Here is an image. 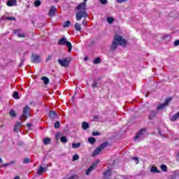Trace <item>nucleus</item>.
<instances>
[{"label":"nucleus","instance_id":"f257e3e1","mask_svg":"<svg viewBox=\"0 0 179 179\" xmlns=\"http://www.w3.org/2000/svg\"><path fill=\"white\" fill-rule=\"evenodd\" d=\"M87 0H84L83 3H80L76 8V10L78 12L76 13V19L78 22L82 20V18L86 19L89 17L87 12H86V3Z\"/></svg>","mask_w":179,"mask_h":179},{"label":"nucleus","instance_id":"f03ea898","mask_svg":"<svg viewBox=\"0 0 179 179\" xmlns=\"http://www.w3.org/2000/svg\"><path fill=\"white\" fill-rule=\"evenodd\" d=\"M118 45H127V40L121 36L115 35L113 41L110 45V51L114 52L118 48Z\"/></svg>","mask_w":179,"mask_h":179},{"label":"nucleus","instance_id":"7ed1b4c3","mask_svg":"<svg viewBox=\"0 0 179 179\" xmlns=\"http://www.w3.org/2000/svg\"><path fill=\"white\" fill-rule=\"evenodd\" d=\"M59 45H66V47L69 48V52H71L72 51V43L71 42L66 41V37L62 38L58 41Z\"/></svg>","mask_w":179,"mask_h":179},{"label":"nucleus","instance_id":"20e7f679","mask_svg":"<svg viewBox=\"0 0 179 179\" xmlns=\"http://www.w3.org/2000/svg\"><path fill=\"white\" fill-rule=\"evenodd\" d=\"M108 146V142H104L101 145H99L96 149L92 152V157H94L95 156H97L99 153L103 150V149H106Z\"/></svg>","mask_w":179,"mask_h":179},{"label":"nucleus","instance_id":"39448f33","mask_svg":"<svg viewBox=\"0 0 179 179\" xmlns=\"http://www.w3.org/2000/svg\"><path fill=\"white\" fill-rule=\"evenodd\" d=\"M146 134V129H141L134 137V141H141L145 138Z\"/></svg>","mask_w":179,"mask_h":179},{"label":"nucleus","instance_id":"423d86ee","mask_svg":"<svg viewBox=\"0 0 179 179\" xmlns=\"http://www.w3.org/2000/svg\"><path fill=\"white\" fill-rule=\"evenodd\" d=\"M171 100H173L172 98H168L166 99L165 102L163 103H159L157 106V110H164V108L165 107H167L169 106V104H170V102L171 101Z\"/></svg>","mask_w":179,"mask_h":179},{"label":"nucleus","instance_id":"0eeeda50","mask_svg":"<svg viewBox=\"0 0 179 179\" xmlns=\"http://www.w3.org/2000/svg\"><path fill=\"white\" fill-rule=\"evenodd\" d=\"M29 110H30V107L29 106H26L23 108V113H22V115L20 117V120H24V121H26V120H27V115H29Z\"/></svg>","mask_w":179,"mask_h":179},{"label":"nucleus","instance_id":"6e6552de","mask_svg":"<svg viewBox=\"0 0 179 179\" xmlns=\"http://www.w3.org/2000/svg\"><path fill=\"white\" fill-rule=\"evenodd\" d=\"M31 62L33 64H40V62H41V59L40 58V55L32 54L31 56Z\"/></svg>","mask_w":179,"mask_h":179},{"label":"nucleus","instance_id":"1a4fd4ad","mask_svg":"<svg viewBox=\"0 0 179 179\" xmlns=\"http://www.w3.org/2000/svg\"><path fill=\"white\" fill-rule=\"evenodd\" d=\"M57 62L59 65H61V66L66 67L69 66V60H68V59H58Z\"/></svg>","mask_w":179,"mask_h":179},{"label":"nucleus","instance_id":"9d476101","mask_svg":"<svg viewBox=\"0 0 179 179\" xmlns=\"http://www.w3.org/2000/svg\"><path fill=\"white\" fill-rule=\"evenodd\" d=\"M111 169H108L105 172H103V179H108L110 178V176H111Z\"/></svg>","mask_w":179,"mask_h":179},{"label":"nucleus","instance_id":"9b49d317","mask_svg":"<svg viewBox=\"0 0 179 179\" xmlns=\"http://www.w3.org/2000/svg\"><path fill=\"white\" fill-rule=\"evenodd\" d=\"M49 117L50 118H51L52 120H55V118H58V115L57 114V113H55V111L54 110H50L49 112Z\"/></svg>","mask_w":179,"mask_h":179},{"label":"nucleus","instance_id":"f8f14e48","mask_svg":"<svg viewBox=\"0 0 179 179\" xmlns=\"http://www.w3.org/2000/svg\"><path fill=\"white\" fill-rule=\"evenodd\" d=\"M14 34L17 36V37H20V38L26 37V35H24V34L20 33V30H19V29L14 30Z\"/></svg>","mask_w":179,"mask_h":179},{"label":"nucleus","instance_id":"ddd939ff","mask_svg":"<svg viewBox=\"0 0 179 179\" xmlns=\"http://www.w3.org/2000/svg\"><path fill=\"white\" fill-rule=\"evenodd\" d=\"M17 4V1L16 0H8L7 6H15Z\"/></svg>","mask_w":179,"mask_h":179},{"label":"nucleus","instance_id":"4468645a","mask_svg":"<svg viewBox=\"0 0 179 179\" xmlns=\"http://www.w3.org/2000/svg\"><path fill=\"white\" fill-rule=\"evenodd\" d=\"M157 115V112L155 110L151 111L148 116V120H153L154 118L156 117Z\"/></svg>","mask_w":179,"mask_h":179},{"label":"nucleus","instance_id":"2eb2a0df","mask_svg":"<svg viewBox=\"0 0 179 179\" xmlns=\"http://www.w3.org/2000/svg\"><path fill=\"white\" fill-rule=\"evenodd\" d=\"M44 171H47V169L43 166H40L37 171V174H38V176H41V174H43Z\"/></svg>","mask_w":179,"mask_h":179},{"label":"nucleus","instance_id":"dca6fc26","mask_svg":"<svg viewBox=\"0 0 179 179\" xmlns=\"http://www.w3.org/2000/svg\"><path fill=\"white\" fill-rule=\"evenodd\" d=\"M75 30L76 31H82V25L80 23H76L74 25Z\"/></svg>","mask_w":179,"mask_h":179},{"label":"nucleus","instance_id":"f3484780","mask_svg":"<svg viewBox=\"0 0 179 179\" xmlns=\"http://www.w3.org/2000/svg\"><path fill=\"white\" fill-rule=\"evenodd\" d=\"M22 127V123L20 122H17L15 123V125L14 126V132H17L19 131V128Z\"/></svg>","mask_w":179,"mask_h":179},{"label":"nucleus","instance_id":"a211bd4d","mask_svg":"<svg viewBox=\"0 0 179 179\" xmlns=\"http://www.w3.org/2000/svg\"><path fill=\"white\" fill-rule=\"evenodd\" d=\"M55 7L52 6L49 10V15L50 16H54V15H55Z\"/></svg>","mask_w":179,"mask_h":179},{"label":"nucleus","instance_id":"6ab92c4d","mask_svg":"<svg viewBox=\"0 0 179 179\" xmlns=\"http://www.w3.org/2000/svg\"><path fill=\"white\" fill-rule=\"evenodd\" d=\"M179 117V111L175 114L172 117H171V121H172V122H174V121H177V120H178Z\"/></svg>","mask_w":179,"mask_h":179},{"label":"nucleus","instance_id":"aec40b11","mask_svg":"<svg viewBox=\"0 0 179 179\" xmlns=\"http://www.w3.org/2000/svg\"><path fill=\"white\" fill-rule=\"evenodd\" d=\"M80 145H82V143H73L72 145H71V148H73V149H79V148H80Z\"/></svg>","mask_w":179,"mask_h":179},{"label":"nucleus","instance_id":"412c9836","mask_svg":"<svg viewBox=\"0 0 179 179\" xmlns=\"http://www.w3.org/2000/svg\"><path fill=\"white\" fill-rule=\"evenodd\" d=\"M150 171L151 173H160V171L155 166H151Z\"/></svg>","mask_w":179,"mask_h":179},{"label":"nucleus","instance_id":"4be33fe9","mask_svg":"<svg viewBox=\"0 0 179 179\" xmlns=\"http://www.w3.org/2000/svg\"><path fill=\"white\" fill-rule=\"evenodd\" d=\"M13 97L15 100H19V99H20V97L19 96V92L16 91L14 92V93L13 94Z\"/></svg>","mask_w":179,"mask_h":179},{"label":"nucleus","instance_id":"5701e85b","mask_svg":"<svg viewBox=\"0 0 179 179\" xmlns=\"http://www.w3.org/2000/svg\"><path fill=\"white\" fill-rule=\"evenodd\" d=\"M82 128L84 130L88 129L89 128V123L86 122H83L82 124Z\"/></svg>","mask_w":179,"mask_h":179},{"label":"nucleus","instance_id":"b1692460","mask_svg":"<svg viewBox=\"0 0 179 179\" xmlns=\"http://www.w3.org/2000/svg\"><path fill=\"white\" fill-rule=\"evenodd\" d=\"M88 142L89 143H91V145H94V143H96V138L94 137H90L88 138Z\"/></svg>","mask_w":179,"mask_h":179},{"label":"nucleus","instance_id":"393cba45","mask_svg":"<svg viewBox=\"0 0 179 179\" xmlns=\"http://www.w3.org/2000/svg\"><path fill=\"white\" fill-rule=\"evenodd\" d=\"M42 80L45 85H48L50 83V79L45 76L42 77Z\"/></svg>","mask_w":179,"mask_h":179},{"label":"nucleus","instance_id":"a878e982","mask_svg":"<svg viewBox=\"0 0 179 179\" xmlns=\"http://www.w3.org/2000/svg\"><path fill=\"white\" fill-rule=\"evenodd\" d=\"M157 132L159 134V136H162V138H167V136H164V134H163V132L162 131V129H160V127H157Z\"/></svg>","mask_w":179,"mask_h":179},{"label":"nucleus","instance_id":"bb28decb","mask_svg":"<svg viewBox=\"0 0 179 179\" xmlns=\"http://www.w3.org/2000/svg\"><path fill=\"white\" fill-rule=\"evenodd\" d=\"M92 170H94V168L91 165L85 172L86 176H89Z\"/></svg>","mask_w":179,"mask_h":179},{"label":"nucleus","instance_id":"cd10ccee","mask_svg":"<svg viewBox=\"0 0 179 179\" xmlns=\"http://www.w3.org/2000/svg\"><path fill=\"white\" fill-rule=\"evenodd\" d=\"M51 142V139L50 138H45L43 139V143L44 145H49V143Z\"/></svg>","mask_w":179,"mask_h":179},{"label":"nucleus","instance_id":"c85d7f7f","mask_svg":"<svg viewBox=\"0 0 179 179\" xmlns=\"http://www.w3.org/2000/svg\"><path fill=\"white\" fill-rule=\"evenodd\" d=\"M23 164H29V163H31V160L29 158H25L22 162Z\"/></svg>","mask_w":179,"mask_h":179},{"label":"nucleus","instance_id":"c756f323","mask_svg":"<svg viewBox=\"0 0 179 179\" xmlns=\"http://www.w3.org/2000/svg\"><path fill=\"white\" fill-rule=\"evenodd\" d=\"M69 26H71V21L69 20L66 21L63 24V27L64 28L69 27Z\"/></svg>","mask_w":179,"mask_h":179},{"label":"nucleus","instance_id":"7c9ffc66","mask_svg":"<svg viewBox=\"0 0 179 179\" xmlns=\"http://www.w3.org/2000/svg\"><path fill=\"white\" fill-rule=\"evenodd\" d=\"M9 115H10V117H16V112H15V110H10L9 111Z\"/></svg>","mask_w":179,"mask_h":179},{"label":"nucleus","instance_id":"2f4dec72","mask_svg":"<svg viewBox=\"0 0 179 179\" xmlns=\"http://www.w3.org/2000/svg\"><path fill=\"white\" fill-rule=\"evenodd\" d=\"M99 163H100V160L96 159L95 162L91 166L94 169L95 167H97V164H99Z\"/></svg>","mask_w":179,"mask_h":179},{"label":"nucleus","instance_id":"473e14b6","mask_svg":"<svg viewBox=\"0 0 179 179\" xmlns=\"http://www.w3.org/2000/svg\"><path fill=\"white\" fill-rule=\"evenodd\" d=\"M60 142L62 143H66V142H68V139H66V137L65 136H62L60 138Z\"/></svg>","mask_w":179,"mask_h":179},{"label":"nucleus","instance_id":"72a5a7b5","mask_svg":"<svg viewBox=\"0 0 179 179\" xmlns=\"http://www.w3.org/2000/svg\"><path fill=\"white\" fill-rule=\"evenodd\" d=\"M61 127V123H59V121L56 122L54 124V128H56V129H58Z\"/></svg>","mask_w":179,"mask_h":179},{"label":"nucleus","instance_id":"f704fd0d","mask_svg":"<svg viewBox=\"0 0 179 179\" xmlns=\"http://www.w3.org/2000/svg\"><path fill=\"white\" fill-rule=\"evenodd\" d=\"M34 5L36 8L40 6V5H41V1L40 0H36L34 2Z\"/></svg>","mask_w":179,"mask_h":179},{"label":"nucleus","instance_id":"c9c22d12","mask_svg":"<svg viewBox=\"0 0 179 179\" xmlns=\"http://www.w3.org/2000/svg\"><path fill=\"white\" fill-rule=\"evenodd\" d=\"M161 170H162V171H167V166L164 165V164H162L161 165Z\"/></svg>","mask_w":179,"mask_h":179},{"label":"nucleus","instance_id":"e433bc0d","mask_svg":"<svg viewBox=\"0 0 179 179\" xmlns=\"http://www.w3.org/2000/svg\"><path fill=\"white\" fill-rule=\"evenodd\" d=\"M100 62H101L100 57H97L94 60V64H100Z\"/></svg>","mask_w":179,"mask_h":179},{"label":"nucleus","instance_id":"4c0bfd02","mask_svg":"<svg viewBox=\"0 0 179 179\" xmlns=\"http://www.w3.org/2000/svg\"><path fill=\"white\" fill-rule=\"evenodd\" d=\"M76 160H79V155L78 154H75L73 157V161L75 162Z\"/></svg>","mask_w":179,"mask_h":179},{"label":"nucleus","instance_id":"58836bf2","mask_svg":"<svg viewBox=\"0 0 179 179\" xmlns=\"http://www.w3.org/2000/svg\"><path fill=\"white\" fill-rule=\"evenodd\" d=\"M6 20H13L15 22L16 21V18L14 17H6Z\"/></svg>","mask_w":179,"mask_h":179},{"label":"nucleus","instance_id":"ea45409f","mask_svg":"<svg viewBox=\"0 0 179 179\" xmlns=\"http://www.w3.org/2000/svg\"><path fill=\"white\" fill-rule=\"evenodd\" d=\"M92 87H93V88L98 87H97V81H96V80L93 81V83L92 84Z\"/></svg>","mask_w":179,"mask_h":179},{"label":"nucleus","instance_id":"a19ab883","mask_svg":"<svg viewBox=\"0 0 179 179\" xmlns=\"http://www.w3.org/2000/svg\"><path fill=\"white\" fill-rule=\"evenodd\" d=\"M108 22L111 24L113 22H114V18L113 17H108L107 18Z\"/></svg>","mask_w":179,"mask_h":179},{"label":"nucleus","instance_id":"79ce46f5","mask_svg":"<svg viewBox=\"0 0 179 179\" xmlns=\"http://www.w3.org/2000/svg\"><path fill=\"white\" fill-rule=\"evenodd\" d=\"M100 2L102 5H106L107 4V0H100Z\"/></svg>","mask_w":179,"mask_h":179},{"label":"nucleus","instance_id":"37998d69","mask_svg":"<svg viewBox=\"0 0 179 179\" xmlns=\"http://www.w3.org/2000/svg\"><path fill=\"white\" fill-rule=\"evenodd\" d=\"M52 58V56L48 55L46 59V62H48V61H51Z\"/></svg>","mask_w":179,"mask_h":179},{"label":"nucleus","instance_id":"c03bdc74","mask_svg":"<svg viewBox=\"0 0 179 179\" xmlns=\"http://www.w3.org/2000/svg\"><path fill=\"white\" fill-rule=\"evenodd\" d=\"M92 135H93V136H99V135H100V133H99V132H93Z\"/></svg>","mask_w":179,"mask_h":179},{"label":"nucleus","instance_id":"a18cd8bd","mask_svg":"<svg viewBox=\"0 0 179 179\" xmlns=\"http://www.w3.org/2000/svg\"><path fill=\"white\" fill-rule=\"evenodd\" d=\"M118 3H122V2H127V0H116Z\"/></svg>","mask_w":179,"mask_h":179},{"label":"nucleus","instance_id":"49530a36","mask_svg":"<svg viewBox=\"0 0 179 179\" xmlns=\"http://www.w3.org/2000/svg\"><path fill=\"white\" fill-rule=\"evenodd\" d=\"M82 24L83 26H86V24H87V21H86V20H84L83 22H82Z\"/></svg>","mask_w":179,"mask_h":179},{"label":"nucleus","instance_id":"de8ad7c7","mask_svg":"<svg viewBox=\"0 0 179 179\" xmlns=\"http://www.w3.org/2000/svg\"><path fill=\"white\" fill-rule=\"evenodd\" d=\"M174 45L177 47V45H179V40H177L174 42Z\"/></svg>","mask_w":179,"mask_h":179},{"label":"nucleus","instance_id":"09e8293b","mask_svg":"<svg viewBox=\"0 0 179 179\" xmlns=\"http://www.w3.org/2000/svg\"><path fill=\"white\" fill-rule=\"evenodd\" d=\"M10 166V164L7 163V164H3V165H2V167H8V166Z\"/></svg>","mask_w":179,"mask_h":179},{"label":"nucleus","instance_id":"8fccbe9b","mask_svg":"<svg viewBox=\"0 0 179 179\" xmlns=\"http://www.w3.org/2000/svg\"><path fill=\"white\" fill-rule=\"evenodd\" d=\"M134 159L136 161V164L139 163V159H138V157H134Z\"/></svg>","mask_w":179,"mask_h":179},{"label":"nucleus","instance_id":"3c124183","mask_svg":"<svg viewBox=\"0 0 179 179\" xmlns=\"http://www.w3.org/2000/svg\"><path fill=\"white\" fill-rule=\"evenodd\" d=\"M15 161H10L8 164H10V166H12V164H15Z\"/></svg>","mask_w":179,"mask_h":179},{"label":"nucleus","instance_id":"603ef678","mask_svg":"<svg viewBox=\"0 0 179 179\" xmlns=\"http://www.w3.org/2000/svg\"><path fill=\"white\" fill-rule=\"evenodd\" d=\"M27 128H30V127H31V124L30 123L27 124Z\"/></svg>","mask_w":179,"mask_h":179},{"label":"nucleus","instance_id":"864d4df0","mask_svg":"<svg viewBox=\"0 0 179 179\" xmlns=\"http://www.w3.org/2000/svg\"><path fill=\"white\" fill-rule=\"evenodd\" d=\"M22 65H23V60H21V62L20 64V66H22Z\"/></svg>","mask_w":179,"mask_h":179},{"label":"nucleus","instance_id":"5fc2aeb1","mask_svg":"<svg viewBox=\"0 0 179 179\" xmlns=\"http://www.w3.org/2000/svg\"><path fill=\"white\" fill-rule=\"evenodd\" d=\"M14 179H20V177H19V176H15Z\"/></svg>","mask_w":179,"mask_h":179},{"label":"nucleus","instance_id":"6e6d98bb","mask_svg":"<svg viewBox=\"0 0 179 179\" xmlns=\"http://www.w3.org/2000/svg\"><path fill=\"white\" fill-rule=\"evenodd\" d=\"M2 162V158L0 157V163Z\"/></svg>","mask_w":179,"mask_h":179},{"label":"nucleus","instance_id":"4d7b16f0","mask_svg":"<svg viewBox=\"0 0 179 179\" xmlns=\"http://www.w3.org/2000/svg\"><path fill=\"white\" fill-rule=\"evenodd\" d=\"M85 59V61H87V57H85V59Z\"/></svg>","mask_w":179,"mask_h":179},{"label":"nucleus","instance_id":"13d9d810","mask_svg":"<svg viewBox=\"0 0 179 179\" xmlns=\"http://www.w3.org/2000/svg\"><path fill=\"white\" fill-rule=\"evenodd\" d=\"M55 1V2H58V0H54Z\"/></svg>","mask_w":179,"mask_h":179},{"label":"nucleus","instance_id":"bf43d9fd","mask_svg":"<svg viewBox=\"0 0 179 179\" xmlns=\"http://www.w3.org/2000/svg\"><path fill=\"white\" fill-rule=\"evenodd\" d=\"M94 118H97V116H95V117Z\"/></svg>","mask_w":179,"mask_h":179},{"label":"nucleus","instance_id":"052dcab7","mask_svg":"<svg viewBox=\"0 0 179 179\" xmlns=\"http://www.w3.org/2000/svg\"><path fill=\"white\" fill-rule=\"evenodd\" d=\"M177 178V176H175V178Z\"/></svg>","mask_w":179,"mask_h":179},{"label":"nucleus","instance_id":"680f3d73","mask_svg":"<svg viewBox=\"0 0 179 179\" xmlns=\"http://www.w3.org/2000/svg\"><path fill=\"white\" fill-rule=\"evenodd\" d=\"M178 1H179V0H178Z\"/></svg>","mask_w":179,"mask_h":179}]
</instances>
